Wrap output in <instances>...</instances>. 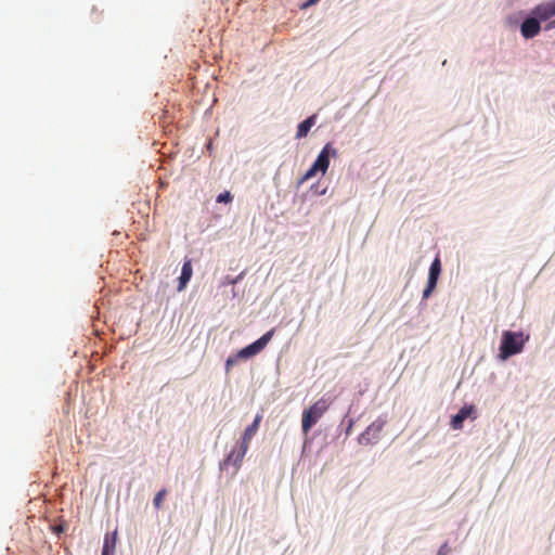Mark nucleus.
<instances>
[{"mask_svg": "<svg viewBox=\"0 0 555 555\" xmlns=\"http://www.w3.org/2000/svg\"><path fill=\"white\" fill-rule=\"evenodd\" d=\"M441 272V262L439 256H437L430 264L428 281L425 289L423 291V298L427 299L437 286L438 278Z\"/></svg>", "mask_w": 555, "mask_h": 555, "instance_id": "obj_5", "label": "nucleus"}, {"mask_svg": "<svg viewBox=\"0 0 555 555\" xmlns=\"http://www.w3.org/2000/svg\"><path fill=\"white\" fill-rule=\"evenodd\" d=\"M318 1H319V0H308L306 3H304V4H302V7H301V8H302V9H306V8L310 7V5L315 4Z\"/></svg>", "mask_w": 555, "mask_h": 555, "instance_id": "obj_19", "label": "nucleus"}, {"mask_svg": "<svg viewBox=\"0 0 555 555\" xmlns=\"http://www.w3.org/2000/svg\"><path fill=\"white\" fill-rule=\"evenodd\" d=\"M192 274H193L192 261H191V259L186 258L183 262L181 275L179 278V285H178L179 292L183 291L186 287L189 281L192 278Z\"/></svg>", "mask_w": 555, "mask_h": 555, "instance_id": "obj_11", "label": "nucleus"}, {"mask_svg": "<svg viewBox=\"0 0 555 555\" xmlns=\"http://www.w3.org/2000/svg\"><path fill=\"white\" fill-rule=\"evenodd\" d=\"M240 358H236L235 357H229L225 361V369H227V372L230 371V369L236 363V361L238 360Z\"/></svg>", "mask_w": 555, "mask_h": 555, "instance_id": "obj_17", "label": "nucleus"}, {"mask_svg": "<svg viewBox=\"0 0 555 555\" xmlns=\"http://www.w3.org/2000/svg\"><path fill=\"white\" fill-rule=\"evenodd\" d=\"M117 542V531H114L112 534H105L104 543L102 548V555H114L115 547Z\"/></svg>", "mask_w": 555, "mask_h": 555, "instance_id": "obj_12", "label": "nucleus"}, {"mask_svg": "<svg viewBox=\"0 0 555 555\" xmlns=\"http://www.w3.org/2000/svg\"><path fill=\"white\" fill-rule=\"evenodd\" d=\"M232 199H233V196L231 195V193L229 191H225V192L219 194L217 197L218 203H230V202H232Z\"/></svg>", "mask_w": 555, "mask_h": 555, "instance_id": "obj_16", "label": "nucleus"}, {"mask_svg": "<svg viewBox=\"0 0 555 555\" xmlns=\"http://www.w3.org/2000/svg\"><path fill=\"white\" fill-rule=\"evenodd\" d=\"M330 405L331 400L323 397L314 402L309 409L302 412L301 428L304 434L307 435L310 431V429L328 410Z\"/></svg>", "mask_w": 555, "mask_h": 555, "instance_id": "obj_3", "label": "nucleus"}, {"mask_svg": "<svg viewBox=\"0 0 555 555\" xmlns=\"http://www.w3.org/2000/svg\"><path fill=\"white\" fill-rule=\"evenodd\" d=\"M531 14L534 15L539 21H547L555 16V0L542 2L535 5Z\"/></svg>", "mask_w": 555, "mask_h": 555, "instance_id": "obj_8", "label": "nucleus"}, {"mask_svg": "<svg viewBox=\"0 0 555 555\" xmlns=\"http://www.w3.org/2000/svg\"><path fill=\"white\" fill-rule=\"evenodd\" d=\"M166 495H167V490L166 489H162V490H159L155 494L154 500H153V504H154L156 509H159L162 507L163 501H164Z\"/></svg>", "mask_w": 555, "mask_h": 555, "instance_id": "obj_14", "label": "nucleus"}, {"mask_svg": "<svg viewBox=\"0 0 555 555\" xmlns=\"http://www.w3.org/2000/svg\"><path fill=\"white\" fill-rule=\"evenodd\" d=\"M261 420H262V415L257 414L254 422L245 428L238 450L237 451L233 450L230 452V454L227 456V459L223 462L224 465L232 464L235 466L236 470L240 468L241 463H242L245 454L247 453L249 442L259 429Z\"/></svg>", "mask_w": 555, "mask_h": 555, "instance_id": "obj_1", "label": "nucleus"}, {"mask_svg": "<svg viewBox=\"0 0 555 555\" xmlns=\"http://www.w3.org/2000/svg\"><path fill=\"white\" fill-rule=\"evenodd\" d=\"M540 21L534 15L526 18L520 26V33L522 37L526 39H531L535 37L540 33Z\"/></svg>", "mask_w": 555, "mask_h": 555, "instance_id": "obj_9", "label": "nucleus"}, {"mask_svg": "<svg viewBox=\"0 0 555 555\" xmlns=\"http://www.w3.org/2000/svg\"><path fill=\"white\" fill-rule=\"evenodd\" d=\"M273 334H274V328L268 331L259 339H257L253 344L241 349L236 353V358L248 359V358H251V357L258 354L260 351H262L264 349V347L268 345V343L272 339Z\"/></svg>", "mask_w": 555, "mask_h": 555, "instance_id": "obj_4", "label": "nucleus"}, {"mask_svg": "<svg viewBox=\"0 0 555 555\" xmlns=\"http://www.w3.org/2000/svg\"><path fill=\"white\" fill-rule=\"evenodd\" d=\"M331 155L335 157L337 155V151L331 145V143H327L313 163L323 175L328 169Z\"/></svg>", "mask_w": 555, "mask_h": 555, "instance_id": "obj_7", "label": "nucleus"}, {"mask_svg": "<svg viewBox=\"0 0 555 555\" xmlns=\"http://www.w3.org/2000/svg\"><path fill=\"white\" fill-rule=\"evenodd\" d=\"M552 27H555V20L551 23Z\"/></svg>", "mask_w": 555, "mask_h": 555, "instance_id": "obj_20", "label": "nucleus"}, {"mask_svg": "<svg viewBox=\"0 0 555 555\" xmlns=\"http://www.w3.org/2000/svg\"><path fill=\"white\" fill-rule=\"evenodd\" d=\"M475 412L474 405H464L460 411L452 417L451 426L453 429H462L463 422L468 418Z\"/></svg>", "mask_w": 555, "mask_h": 555, "instance_id": "obj_10", "label": "nucleus"}, {"mask_svg": "<svg viewBox=\"0 0 555 555\" xmlns=\"http://www.w3.org/2000/svg\"><path fill=\"white\" fill-rule=\"evenodd\" d=\"M384 423L383 422H373L367 426L365 431H363L359 437V442L361 444H370L373 441L379 438V435L383 430Z\"/></svg>", "mask_w": 555, "mask_h": 555, "instance_id": "obj_6", "label": "nucleus"}, {"mask_svg": "<svg viewBox=\"0 0 555 555\" xmlns=\"http://www.w3.org/2000/svg\"><path fill=\"white\" fill-rule=\"evenodd\" d=\"M448 554H449L448 543H444L438 550L437 555H448Z\"/></svg>", "mask_w": 555, "mask_h": 555, "instance_id": "obj_18", "label": "nucleus"}, {"mask_svg": "<svg viewBox=\"0 0 555 555\" xmlns=\"http://www.w3.org/2000/svg\"><path fill=\"white\" fill-rule=\"evenodd\" d=\"M314 124H315V115H312V116L308 117L307 119H305L304 121H301L297 127L296 138L301 139V138L307 137L311 127H313Z\"/></svg>", "mask_w": 555, "mask_h": 555, "instance_id": "obj_13", "label": "nucleus"}, {"mask_svg": "<svg viewBox=\"0 0 555 555\" xmlns=\"http://www.w3.org/2000/svg\"><path fill=\"white\" fill-rule=\"evenodd\" d=\"M528 339L529 336H525L522 332L504 331L500 346V358L506 360L521 352Z\"/></svg>", "mask_w": 555, "mask_h": 555, "instance_id": "obj_2", "label": "nucleus"}, {"mask_svg": "<svg viewBox=\"0 0 555 555\" xmlns=\"http://www.w3.org/2000/svg\"><path fill=\"white\" fill-rule=\"evenodd\" d=\"M318 171H320V169L314 164H312V166L306 171V173L300 179V183L310 180L313 176H315Z\"/></svg>", "mask_w": 555, "mask_h": 555, "instance_id": "obj_15", "label": "nucleus"}]
</instances>
